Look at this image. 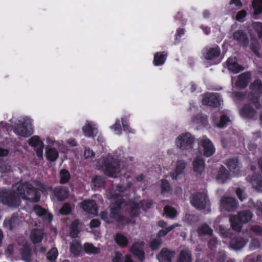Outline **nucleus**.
Listing matches in <instances>:
<instances>
[{"instance_id":"c03bdc74","label":"nucleus","mask_w":262,"mask_h":262,"mask_svg":"<svg viewBox=\"0 0 262 262\" xmlns=\"http://www.w3.org/2000/svg\"><path fill=\"white\" fill-rule=\"evenodd\" d=\"M60 183L64 184L67 183L70 178V174L69 171L66 169H62L60 172Z\"/></svg>"},{"instance_id":"052dcab7","label":"nucleus","mask_w":262,"mask_h":262,"mask_svg":"<svg viewBox=\"0 0 262 262\" xmlns=\"http://www.w3.org/2000/svg\"><path fill=\"white\" fill-rule=\"evenodd\" d=\"M112 128L114 130L116 134L119 135L121 134V127L119 120L116 121L115 124L112 126Z\"/></svg>"},{"instance_id":"37998d69","label":"nucleus","mask_w":262,"mask_h":262,"mask_svg":"<svg viewBox=\"0 0 262 262\" xmlns=\"http://www.w3.org/2000/svg\"><path fill=\"white\" fill-rule=\"evenodd\" d=\"M164 213L170 219L174 218L177 214L176 210L168 205H167L164 207Z\"/></svg>"},{"instance_id":"f8f14e48","label":"nucleus","mask_w":262,"mask_h":262,"mask_svg":"<svg viewBox=\"0 0 262 262\" xmlns=\"http://www.w3.org/2000/svg\"><path fill=\"white\" fill-rule=\"evenodd\" d=\"M29 143L30 145L35 148L36 153L38 157H42L43 143L37 136H34L29 139Z\"/></svg>"},{"instance_id":"8fccbe9b","label":"nucleus","mask_w":262,"mask_h":262,"mask_svg":"<svg viewBox=\"0 0 262 262\" xmlns=\"http://www.w3.org/2000/svg\"><path fill=\"white\" fill-rule=\"evenodd\" d=\"M161 187L162 189L161 192L163 194H165L166 193L168 192L170 190L169 183L167 180H161Z\"/></svg>"},{"instance_id":"2eb2a0df","label":"nucleus","mask_w":262,"mask_h":262,"mask_svg":"<svg viewBox=\"0 0 262 262\" xmlns=\"http://www.w3.org/2000/svg\"><path fill=\"white\" fill-rule=\"evenodd\" d=\"M81 207L83 210L89 213L96 215L97 214L98 206L94 200H85L81 202Z\"/></svg>"},{"instance_id":"4468645a","label":"nucleus","mask_w":262,"mask_h":262,"mask_svg":"<svg viewBox=\"0 0 262 262\" xmlns=\"http://www.w3.org/2000/svg\"><path fill=\"white\" fill-rule=\"evenodd\" d=\"M186 166V163L185 161L181 160H178L176 164L174 171L170 174L172 179L173 180L180 179L181 175L184 173Z\"/></svg>"},{"instance_id":"72a5a7b5","label":"nucleus","mask_w":262,"mask_h":262,"mask_svg":"<svg viewBox=\"0 0 262 262\" xmlns=\"http://www.w3.org/2000/svg\"><path fill=\"white\" fill-rule=\"evenodd\" d=\"M82 250L81 245L76 240H73L70 245V251L74 256H78Z\"/></svg>"},{"instance_id":"13d9d810","label":"nucleus","mask_w":262,"mask_h":262,"mask_svg":"<svg viewBox=\"0 0 262 262\" xmlns=\"http://www.w3.org/2000/svg\"><path fill=\"white\" fill-rule=\"evenodd\" d=\"M11 170V167L8 164L2 163L0 164V172L2 173L7 172Z\"/></svg>"},{"instance_id":"49530a36","label":"nucleus","mask_w":262,"mask_h":262,"mask_svg":"<svg viewBox=\"0 0 262 262\" xmlns=\"http://www.w3.org/2000/svg\"><path fill=\"white\" fill-rule=\"evenodd\" d=\"M162 241L160 238H155L151 241L149 247L152 250H158L161 246Z\"/></svg>"},{"instance_id":"a211bd4d","label":"nucleus","mask_w":262,"mask_h":262,"mask_svg":"<svg viewBox=\"0 0 262 262\" xmlns=\"http://www.w3.org/2000/svg\"><path fill=\"white\" fill-rule=\"evenodd\" d=\"M33 211L39 217H41L45 221L49 223L52 220V215L45 209L38 205H35Z\"/></svg>"},{"instance_id":"2f4dec72","label":"nucleus","mask_w":262,"mask_h":262,"mask_svg":"<svg viewBox=\"0 0 262 262\" xmlns=\"http://www.w3.org/2000/svg\"><path fill=\"white\" fill-rule=\"evenodd\" d=\"M46 156L49 160L54 161L58 157V152L55 148H51L50 145H48L46 149Z\"/></svg>"},{"instance_id":"5fc2aeb1","label":"nucleus","mask_w":262,"mask_h":262,"mask_svg":"<svg viewBox=\"0 0 262 262\" xmlns=\"http://www.w3.org/2000/svg\"><path fill=\"white\" fill-rule=\"evenodd\" d=\"M71 207L68 204H64L60 209V213L62 214L67 215L70 213Z\"/></svg>"},{"instance_id":"bb28decb","label":"nucleus","mask_w":262,"mask_h":262,"mask_svg":"<svg viewBox=\"0 0 262 262\" xmlns=\"http://www.w3.org/2000/svg\"><path fill=\"white\" fill-rule=\"evenodd\" d=\"M192 259L191 252L188 249H184L180 252L177 262H191Z\"/></svg>"},{"instance_id":"6e6d98bb","label":"nucleus","mask_w":262,"mask_h":262,"mask_svg":"<svg viewBox=\"0 0 262 262\" xmlns=\"http://www.w3.org/2000/svg\"><path fill=\"white\" fill-rule=\"evenodd\" d=\"M236 194L238 199L241 201H243L247 198V196L245 192L241 190L240 188H237L236 190Z\"/></svg>"},{"instance_id":"a18cd8bd","label":"nucleus","mask_w":262,"mask_h":262,"mask_svg":"<svg viewBox=\"0 0 262 262\" xmlns=\"http://www.w3.org/2000/svg\"><path fill=\"white\" fill-rule=\"evenodd\" d=\"M192 121L198 124L205 125L207 122V118L206 116L201 114L198 115L192 119Z\"/></svg>"},{"instance_id":"b1692460","label":"nucleus","mask_w":262,"mask_h":262,"mask_svg":"<svg viewBox=\"0 0 262 262\" xmlns=\"http://www.w3.org/2000/svg\"><path fill=\"white\" fill-rule=\"evenodd\" d=\"M251 75L249 72L241 74L238 76V80L235 83V86L239 88H245L251 80Z\"/></svg>"},{"instance_id":"7ed1b4c3","label":"nucleus","mask_w":262,"mask_h":262,"mask_svg":"<svg viewBox=\"0 0 262 262\" xmlns=\"http://www.w3.org/2000/svg\"><path fill=\"white\" fill-rule=\"evenodd\" d=\"M97 166L101 168L106 174L116 177L120 171L119 164L113 157L100 159L97 162Z\"/></svg>"},{"instance_id":"7c9ffc66","label":"nucleus","mask_w":262,"mask_h":262,"mask_svg":"<svg viewBox=\"0 0 262 262\" xmlns=\"http://www.w3.org/2000/svg\"><path fill=\"white\" fill-rule=\"evenodd\" d=\"M43 232L40 229H35L32 231L31 233V239L34 244L40 243L43 237Z\"/></svg>"},{"instance_id":"aec40b11","label":"nucleus","mask_w":262,"mask_h":262,"mask_svg":"<svg viewBox=\"0 0 262 262\" xmlns=\"http://www.w3.org/2000/svg\"><path fill=\"white\" fill-rule=\"evenodd\" d=\"M234 39L243 47H247L249 43V40L247 34L242 30H237L234 32Z\"/></svg>"},{"instance_id":"dca6fc26","label":"nucleus","mask_w":262,"mask_h":262,"mask_svg":"<svg viewBox=\"0 0 262 262\" xmlns=\"http://www.w3.org/2000/svg\"><path fill=\"white\" fill-rule=\"evenodd\" d=\"M144 243L142 242H135L130 248V251L141 260L144 257L143 247Z\"/></svg>"},{"instance_id":"cd10ccee","label":"nucleus","mask_w":262,"mask_h":262,"mask_svg":"<svg viewBox=\"0 0 262 262\" xmlns=\"http://www.w3.org/2000/svg\"><path fill=\"white\" fill-rule=\"evenodd\" d=\"M19 223V219L18 217L13 215L11 219H6L4 222V225L10 230L13 229Z\"/></svg>"},{"instance_id":"f3484780","label":"nucleus","mask_w":262,"mask_h":262,"mask_svg":"<svg viewBox=\"0 0 262 262\" xmlns=\"http://www.w3.org/2000/svg\"><path fill=\"white\" fill-rule=\"evenodd\" d=\"M241 116L248 119H256V112L251 104L245 105L240 111Z\"/></svg>"},{"instance_id":"c85d7f7f","label":"nucleus","mask_w":262,"mask_h":262,"mask_svg":"<svg viewBox=\"0 0 262 262\" xmlns=\"http://www.w3.org/2000/svg\"><path fill=\"white\" fill-rule=\"evenodd\" d=\"M96 129L95 124L91 122L87 121L82 128L84 135L87 137L92 136Z\"/></svg>"},{"instance_id":"0eeeda50","label":"nucleus","mask_w":262,"mask_h":262,"mask_svg":"<svg viewBox=\"0 0 262 262\" xmlns=\"http://www.w3.org/2000/svg\"><path fill=\"white\" fill-rule=\"evenodd\" d=\"M192 205L198 210H203L210 206V200L205 193H196L190 198Z\"/></svg>"},{"instance_id":"a878e982","label":"nucleus","mask_w":262,"mask_h":262,"mask_svg":"<svg viewBox=\"0 0 262 262\" xmlns=\"http://www.w3.org/2000/svg\"><path fill=\"white\" fill-rule=\"evenodd\" d=\"M247 240L241 237H235L231 241V246L232 248L238 250L243 248Z\"/></svg>"},{"instance_id":"f704fd0d","label":"nucleus","mask_w":262,"mask_h":262,"mask_svg":"<svg viewBox=\"0 0 262 262\" xmlns=\"http://www.w3.org/2000/svg\"><path fill=\"white\" fill-rule=\"evenodd\" d=\"M199 235L211 236L213 233V230L207 224H204L198 229Z\"/></svg>"},{"instance_id":"864d4df0","label":"nucleus","mask_w":262,"mask_h":262,"mask_svg":"<svg viewBox=\"0 0 262 262\" xmlns=\"http://www.w3.org/2000/svg\"><path fill=\"white\" fill-rule=\"evenodd\" d=\"M112 262H123L122 254L120 252H116L112 259Z\"/></svg>"},{"instance_id":"58836bf2","label":"nucleus","mask_w":262,"mask_h":262,"mask_svg":"<svg viewBox=\"0 0 262 262\" xmlns=\"http://www.w3.org/2000/svg\"><path fill=\"white\" fill-rule=\"evenodd\" d=\"M80 223L78 220H75L71 224L70 234L72 237H76L77 236L79 232L78 226Z\"/></svg>"},{"instance_id":"412c9836","label":"nucleus","mask_w":262,"mask_h":262,"mask_svg":"<svg viewBox=\"0 0 262 262\" xmlns=\"http://www.w3.org/2000/svg\"><path fill=\"white\" fill-rule=\"evenodd\" d=\"M221 53L220 49L217 46L206 48L204 50L203 55L205 59L212 60L218 57Z\"/></svg>"},{"instance_id":"4d7b16f0","label":"nucleus","mask_w":262,"mask_h":262,"mask_svg":"<svg viewBox=\"0 0 262 262\" xmlns=\"http://www.w3.org/2000/svg\"><path fill=\"white\" fill-rule=\"evenodd\" d=\"M218 246V242L216 237H213L208 242V246L210 249H214Z\"/></svg>"},{"instance_id":"e2e57ef3","label":"nucleus","mask_w":262,"mask_h":262,"mask_svg":"<svg viewBox=\"0 0 262 262\" xmlns=\"http://www.w3.org/2000/svg\"><path fill=\"white\" fill-rule=\"evenodd\" d=\"M254 28L259 36H262V23L257 22L254 25Z\"/></svg>"},{"instance_id":"4be33fe9","label":"nucleus","mask_w":262,"mask_h":262,"mask_svg":"<svg viewBox=\"0 0 262 262\" xmlns=\"http://www.w3.org/2000/svg\"><path fill=\"white\" fill-rule=\"evenodd\" d=\"M174 255V252L173 251H170L166 248H163L157 256V258L160 262H171V259Z\"/></svg>"},{"instance_id":"4c0bfd02","label":"nucleus","mask_w":262,"mask_h":262,"mask_svg":"<svg viewBox=\"0 0 262 262\" xmlns=\"http://www.w3.org/2000/svg\"><path fill=\"white\" fill-rule=\"evenodd\" d=\"M167 54H164V52L162 53H157L154 56V64L156 66L161 65L164 63L166 60Z\"/></svg>"},{"instance_id":"c9c22d12","label":"nucleus","mask_w":262,"mask_h":262,"mask_svg":"<svg viewBox=\"0 0 262 262\" xmlns=\"http://www.w3.org/2000/svg\"><path fill=\"white\" fill-rule=\"evenodd\" d=\"M104 185V181L103 179L100 177L96 176H95L92 180L91 182V186L92 187V189L94 190H96L101 187L103 186Z\"/></svg>"},{"instance_id":"3c124183","label":"nucleus","mask_w":262,"mask_h":262,"mask_svg":"<svg viewBox=\"0 0 262 262\" xmlns=\"http://www.w3.org/2000/svg\"><path fill=\"white\" fill-rule=\"evenodd\" d=\"M229 121V118L225 115L221 117L220 122L216 124V126L220 128L224 127L226 124Z\"/></svg>"},{"instance_id":"9d476101","label":"nucleus","mask_w":262,"mask_h":262,"mask_svg":"<svg viewBox=\"0 0 262 262\" xmlns=\"http://www.w3.org/2000/svg\"><path fill=\"white\" fill-rule=\"evenodd\" d=\"M221 99L216 93H206L203 95L202 102L204 104L217 107L221 104Z\"/></svg>"},{"instance_id":"c756f323","label":"nucleus","mask_w":262,"mask_h":262,"mask_svg":"<svg viewBox=\"0 0 262 262\" xmlns=\"http://www.w3.org/2000/svg\"><path fill=\"white\" fill-rule=\"evenodd\" d=\"M116 244L121 247H126L128 244V239L125 235L121 233H117L114 237Z\"/></svg>"},{"instance_id":"79ce46f5","label":"nucleus","mask_w":262,"mask_h":262,"mask_svg":"<svg viewBox=\"0 0 262 262\" xmlns=\"http://www.w3.org/2000/svg\"><path fill=\"white\" fill-rule=\"evenodd\" d=\"M84 250L86 253L89 254H96L100 252V249L95 247L93 244L86 243L84 246Z\"/></svg>"},{"instance_id":"ddd939ff","label":"nucleus","mask_w":262,"mask_h":262,"mask_svg":"<svg viewBox=\"0 0 262 262\" xmlns=\"http://www.w3.org/2000/svg\"><path fill=\"white\" fill-rule=\"evenodd\" d=\"M158 226L161 229L159 231L158 236L159 237H164L171 230L180 226V225L176 223L171 225H168L166 222L161 220L158 222Z\"/></svg>"},{"instance_id":"69168bd1","label":"nucleus","mask_w":262,"mask_h":262,"mask_svg":"<svg viewBox=\"0 0 262 262\" xmlns=\"http://www.w3.org/2000/svg\"><path fill=\"white\" fill-rule=\"evenodd\" d=\"M251 231L257 234H259L262 232V227L258 225H254L251 227Z\"/></svg>"},{"instance_id":"393cba45","label":"nucleus","mask_w":262,"mask_h":262,"mask_svg":"<svg viewBox=\"0 0 262 262\" xmlns=\"http://www.w3.org/2000/svg\"><path fill=\"white\" fill-rule=\"evenodd\" d=\"M54 195L59 201H63L68 196L69 191L66 188L57 187L53 190Z\"/></svg>"},{"instance_id":"423d86ee","label":"nucleus","mask_w":262,"mask_h":262,"mask_svg":"<svg viewBox=\"0 0 262 262\" xmlns=\"http://www.w3.org/2000/svg\"><path fill=\"white\" fill-rule=\"evenodd\" d=\"M250 89L253 96H249V100L256 109L261 108V104L258 101V98L262 95V81L259 79L255 80L250 85Z\"/></svg>"},{"instance_id":"e433bc0d","label":"nucleus","mask_w":262,"mask_h":262,"mask_svg":"<svg viewBox=\"0 0 262 262\" xmlns=\"http://www.w3.org/2000/svg\"><path fill=\"white\" fill-rule=\"evenodd\" d=\"M216 178L220 183H224L229 178L228 172L225 167H221L220 168Z\"/></svg>"},{"instance_id":"bf43d9fd","label":"nucleus","mask_w":262,"mask_h":262,"mask_svg":"<svg viewBox=\"0 0 262 262\" xmlns=\"http://www.w3.org/2000/svg\"><path fill=\"white\" fill-rule=\"evenodd\" d=\"M132 183L129 182L126 183L125 186L118 185L117 189L119 192H123L132 186Z\"/></svg>"},{"instance_id":"774afa93","label":"nucleus","mask_w":262,"mask_h":262,"mask_svg":"<svg viewBox=\"0 0 262 262\" xmlns=\"http://www.w3.org/2000/svg\"><path fill=\"white\" fill-rule=\"evenodd\" d=\"M259 242L256 239H253L250 243V247L251 249H255L257 247H259Z\"/></svg>"},{"instance_id":"6ab92c4d","label":"nucleus","mask_w":262,"mask_h":262,"mask_svg":"<svg viewBox=\"0 0 262 262\" xmlns=\"http://www.w3.org/2000/svg\"><path fill=\"white\" fill-rule=\"evenodd\" d=\"M247 181L250 182L252 188L257 191H262V177L260 175H254L252 177L248 176L246 178Z\"/></svg>"},{"instance_id":"338daca9","label":"nucleus","mask_w":262,"mask_h":262,"mask_svg":"<svg viewBox=\"0 0 262 262\" xmlns=\"http://www.w3.org/2000/svg\"><path fill=\"white\" fill-rule=\"evenodd\" d=\"M100 224V222L97 219L92 220L90 223V226L91 228H96L98 227Z\"/></svg>"},{"instance_id":"9b49d317","label":"nucleus","mask_w":262,"mask_h":262,"mask_svg":"<svg viewBox=\"0 0 262 262\" xmlns=\"http://www.w3.org/2000/svg\"><path fill=\"white\" fill-rule=\"evenodd\" d=\"M221 206L228 211H233L237 208L238 204L234 198L225 196L221 200Z\"/></svg>"},{"instance_id":"f257e3e1","label":"nucleus","mask_w":262,"mask_h":262,"mask_svg":"<svg viewBox=\"0 0 262 262\" xmlns=\"http://www.w3.org/2000/svg\"><path fill=\"white\" fill-rule=\"evenodd\" d=\"M35 188L27 182H19L16 184L13 190H2L0 192V201L3 204L12 207H18L20 199H25L33 202H37L40 199V193L37 189L47 194L51 188L38 181H33Z\"/></svg>"},{"instance_id":"0e129e2a","label":"nucleus","mask_w":262,"mask_h":262,"mask_svg":"<svg viewBox=\"0 0 262 262\" xmlns=\"http://www.w3.org/2000/svg\"><path fill=\"white\" fill-rule=\"evenodd\" d=\"M247 15V13L246 12V11L243 10H241L239 12H238V13H237L236 14V19L238 20V21H240L243 18H244Z\"/></svg>"},{"instance_id":"20e7f679","label":"nucleus","mask_w":262,"mask_h":262,"mask_svg":"<svg viewBox=\"0 0 262 262\" xmlns=\"http://www.w3.org/2000/svg\"><path fill=\"white\" fill-rule=\"evenodd\" d=\"M253 214L249 210L239 211L237 214L231 215L230 222L232 229L234 231H241L242 225L246 224L252 219Z\"/></svg>"},{"instance_id":"09e8293b","label":"nucleus","mask_w":262,"mask_h":262,"mask_svg":"<svg viewBox=\"0 0 262 262\" xmlns=\"http://www.w3.org/2000/svg\"><path fill=\"white\" fill-rule=\"evenodd\" d=\"M83 156L85 159L91 161L94 158L95 154L90 148L86 147L84 151Z\"/></svg>"},{"instance_id":"ea45409f","label":"nucleus","mask_w":262,"mask_h":262,"mask_svg":"<svg viewBox=\"0 0 262 262\" xmlns=\"http://www.w3.org/2000/svg\"><path fill=\"white\" fill-rule=\"evenodd\" d=\"M227 165L229 170L233 172L238 170L239 164L237 159H229L227 161Z\"/></svg>"},{"instance_id":"6e6552de","label":"nucleus","mask_w":262,"mask_h":262,"mask_svg":"<svg viewBox=\"0 0 262 262\" xmlns=\"http://www.w3.org/2000/svg\"><path fill=\"white\" fill-rule=\"evenodd\" d=\"M194 142V138L189 133L180 135L176 140V146L182 149L187 150L193 147Z\"/></svg>"},{"instance_id":"1a4fd4ad","label":"nucleus","mask_w":262,"mask_h":262,"mask_svg":"<svg viewBox=\"0 0 262 262\" xmlns=\"http://www.w3.org/2000/svg\"><path fill=\"white\" fill-rule=\"evenodd\" d=\"M199 143L203 148V154L205 156L210 157L214 153L215 147L211 141L206 137H203L200 138Z\"/></svg>"},{"instance_id":"680f3d73","label":"nucleus","mask_w":262,"mask_h":262,"mask_svg":"<svg viewBox=\"0 0 262 262\" xmlns=\"http://www.w3.org/2000/svg\"><path fill=\"white\" fill-rule=\"evenodd\" d=\"M22 255L24 259L25 260H28L30 259V250L28 248H26L22 252Z\"/></svg>"},{"instance_id":"473e14b6","label":"nucleus","mask_w":262,"mask_h":262,"mask_svg":"<svg viewBox=\"0 0 262 262\" xmlns=\"http://www.w3.org/2000/svg\"><path fill=\"white\" fill-rule=\"evenodd\" d=\"M193 169L195 172L201 173L205 168L204 160L199 157H196L193 162Z\"/></svg>"},{"instance_id":"39448f33","label":"nucleus","mask_w":262,"mask_h":262,"mask_svg":"<svg viewBox=\"0 0 262 262\" xmlns=\"http://www.w3.org/2000/svg\"><path fill=\"white\" fill-rule=\"evenodd\" d=\"M13 131L18 136L28 137L33 133L32 122L29 118H24L13 126Z\"/></svg>"},{"instance_id":"a19ab883","label":"nucleus","mask_w":262,"mask_h":262,"mask_svg":"<svg viewBox=\"0 0 262 262\" xmlns=\"http://www.w3.org/2000/svg\"><path fill=\"white\" fill-rule=\"evenodd\" d=\"M252 7L254 14H260L262 12V0H253Z\"/></svg>"},{"instance_id":"5701e85b","label":"nucleus","mask_w":262,"mask_h":262,"mask_svg":"<svg viewBox=\"0 0 262 262\" xmlns=\"http://www.w3.org/2000/svg\"><path fill=\"white\" fill-rule=\"evenodd\" d=\"M226 64L229 70L234 73H238L244 70V68L237 63L235 57L229 58L226 62Z\"/></svg>"},{"instance_id":"603ef678","label":"nucleus","mask_w":262,"mask_h":262,"mask_svg":"<svg viewBox=\"0 0 262 262\" xmlns=\"http://www.w3.org/2000/svg\"><path fill=\"white\" fill-rule=\"evenodd\" d=\"M139 205L137 204H133L131 206L132 210L129 212L130 215L132 216H136L139 214Z\"/></svg>"},{"instance_id":"f03ea898","label":"nucleus","mask_w":262,"mask_h":262,"mask_svg":"<svg viewBox=\"0 0 262 262\" xmlns=\"http://www.w3.org/2000/svg\"><path fill=\"white\" fill-rule=\"evenodd\" d=\"M106 195L108 199L112 201L115 199L117 200L114 203H112L110 214H108L106 211H102L100 214L101 219L107 223H112L115 221L121 224L128 223L127 220L121 214L122 206L124 205L122 199L119 196L117 193H115L112 191H108Z\"/></svg>"},{"instance_id":"de8ad7c7","label":"nucleus","mask_w":262,"mask_h":262,"mask_svg":"<svg viewBox=\"0 0 262 262\" xmlns=\"http://www.w3.org/2000/svg\"><path fill=\"white\" fill-rule=\"evenodd\" d=\"M58 255L57 249L56 248H53L48 252L47 258L49 260H54L57 258Z\"/></svg>"}]
</instances>
